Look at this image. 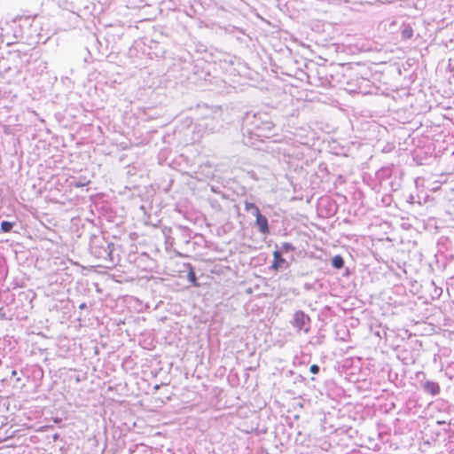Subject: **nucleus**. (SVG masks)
<instances>
[{"mask_svg": "<svg viewBox=\"0 0 454 454\" xmlns=\"http://www.w3.org/2000/svg\"><path fill=\"white\" fill-rule=\"evenodd\" d=\"M256 218V225L258 227V230L262 234H269L270 233V228L268 223V219L266 216L262 215L261 213H258L257 215H255Z\"/></svg>", "mask_w": 454, "mask_h": 454, "instance_id": "obj_1", "label": "nucleus"}, {"mask_svg": "<svg viewBox=\"0 0 454 454\" xmlns=\"http://www.w3.org/2000/svg\"><path fill=\"white\" fill-rule=\"evenodd\" d=\"M184 267L187 269V279L192 284V286L195 287L200 286V283L198 282V278L194 270L193 266L191 263H185Z\"/></svg>", "mask_w": 454, "mask_h": 454, "instance_id": "obj_2", "label": "nucleus"}, {"mask_svg": "<svg viewBox=\"0 0 454 454\" xmlns=\"http://www.w3.org/2000/svg\"><path fill=\"white\" fill-rule=\"evenodd\" d=\"M423 388L432 395H435L440 393L439 384L434 381H426L423 385Z\"/></svg>", "mask_w": 454, "mask_h": 454, "instance_id": "obj_3", "label": "nucleus"}, {"mask_svg": "<svg viewBox=\"0 0 454 454\" xmlns=\"http://www.w3.org/2000/svg\"><path fill=\"white\" fill-rule=\"evenodd\" d=\"M286 262V260L282 257L280 252H273V261L270 268L274 270H278Z\"/></svg>", "mask_w": 454, "mask_h": 454, "instance_id": "obj_4", "label": "nucleus"}, {"mask_svg": "<svg viewBox=\"0 0 454 454\" xmlns=\"http://www.w3.org/2000/svg\"><path fill=\"white\" fill-rule=\"evenodd\" d=\"M414 31L411 26H406L403 27V29L401 31V36L402 39L406 41L410 40L413 37Z\"/></svg>", "mask_w": 454, "mask_h": 454, "instance_id": "obj_5", "label": "nucleus"}, {"mask_svg": "<svg viewBox=\"0 0 454 454\" xmlns=\"http://www.w3.org/2000/svg\"><path fill=\"white\" fill-rule=\"evenodd\" d=\"M332 265L335 269H341L344 266V260L340 255H335L332 260Z\"/></svg>", "mask_w": 454, "mask_h": 454, "instance_id": "obj_6", "label": "nucleus"}, {"mask_svg": "<svg viewBox=\"0 0 454 454\" xmlns=\"http://www.w3.org/2000/svg\"><path fill=\"white\" fill-rule=\"evenodd\" d=\"M245 209L247 211H252L254 216L257 215L258 213H261L259 207L254 203L248 201L245 202Z\"/></svg>", "mask_w": 454, "mask_h": 454, "instance_id": "obj_7", "label": "nucleus"}, {"mask_svg": "<svg viewBox=\"0 0 454 454\" xmlns=\"http://www.w3.org/2000/svg\"><path fill=\"white\" fill-rule=\"evenodd\" d=\"M13 225V223L4 221L1 223V229L4 232H9L12 229Z\"/></svg>", "mask_w": 454, "mask_h": 454, "instance_id": "obj_8", "label": "nucleus"}, {"mask_svg": "<svg viewBox=\"0 0 454 454\" xmlns=\"http://www.w3.org/2000/svg\"><path fill=\"white\" fill-rule=\"evenodd\" d=\"M282 248L284 249L285 252L294 250V247L290 243H284Z\"/></svg>", "mask_w": 454, "mask_h": 454, "instance_id": "obj_9", "label": "nucleus"}, {"mask_svg": "<svg viewBox=\"0 0 454 454\" xmlns=\"http://www.w3.org/2000/svg\"><path fill=\"white\" fill-rule=\"evenodd\" d=\"M309 371L313 374H317L319 372V366L317 364H312L309 368Z\"/></svg>", "mask_w": 454, "mask_h": 454, "instance_id": "obj_10", "label": "nucleus"}, {"mask_svg": "<svg viewBox=\"0 0 454 454\" xmlns=\"http://www.w3.org/2000/svg\"><path fill=\"white\" fill-rule=\"evenodd\" d=\"M90 184V181L83 182V183H82V182H76V183L74 184V187H76V188H82V187H83V186H85V185H87V184Z\"/></svg>", "mask_w": 454, "mask_h": 454, "instance_id": "obj_11", "label": "nucleus"}]
</instances>
